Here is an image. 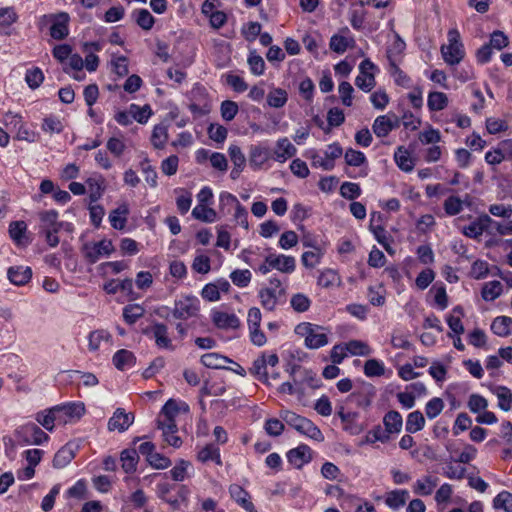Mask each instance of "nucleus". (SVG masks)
Wrapping results in <instances>:
<instances>
[{"mask_svg": "<svg viewBox=\"0 0 512 512\" xmlns=\"http://www.w3.org/2000/svg\"><path fill=\"white\" fill-rule=\"evenodd\" d=\"M258 298L261 306L266 311H274L278 305H282L286 301V289L277 277L269 279V285L262 287L258 291Z\"/></svg>", "mask_w": 512, "mask_h": 512, "instance_id": "f257e3e1", "label": "nucleus"}, {"mask_svg": "<svg viewBox=\"0 0 512 512\" xmlns=\"http://www.w3.org/2000/svg\"><path fill=\"white\" fill-rule=\"evenodd\" d=\"M58 216V212L53 209L39 213V231L45 236L46 243L50 247H56L59 244L60 240L57 234L64 227V222L58 221Z\"/></svg>", "mask_w": 512, "mask_h": 512, "instance_id": "f03ea898", "label": "nucleus"}, {"mask_svg": "<svg viewBox=\"0 0 512 512\" xmlns=\"http://www.w3.org/2000/svg\"><path fill=\"white\" fill-rule=\"evenodd\" d=\"M295 333L305 339V346L309 349H319L328 343L325 328L313 323L302 322L298 324Z\"/></svg>", "mask_w": 512, "mask_h": 512, "instance_id": "7ed1b4c3", "label": "nucleus"}, {"mask_svg": "<svg viewBox=\"0 0 512 512\" xmlns=\"http://www.w3.org/2000/svg\"><path fill=\"white\" fill-rule=\"evenodd\" d=\"M448 44L442 45L441 54L448 65L459 64L464 56L465 50L457 29H450L447 34Z\"/></svg>", "mask_w": 512, "mask_h": 512, "instance_id": "20e7f679", "label": "nucleus"}, {"mask_svg": "<svg viewBox=\"0 0 512 512\" xmlns=\"http://www.w3.org/2000/svg\"><path fill=\"white\" fill-rule=\"evenodd\" d=\"M14 435L21 445H41L49 440V435L32 422L19 426Z\"/></svg>", "mask_w": 512, "mask_h": 512, "instance_id": "39448f33", "label": "nucleus"}, {"mask_svg": "<svg viewBox=\"0 0 512 512\" xmlns=\"http://www.w3.org/2000/svg\"><path fill=\"white\" fill-rule=\"evenodd\" d=\"M219 198L221 209H227V213H230L231 209H234L235 213L233 217L236 224L248 229V212L245 207L241 205L237 197L231 193L223 192L220 194Z\"/></svg>", "mask_w": 512, "mask_h": 512, "instance_id": "423d86ee", "label": "nucleus"}, {"mask_svg": "<svg viewBox=\"0 0 512 512\" xmlns=\"http://www.w3.org/2000/svg\"><path fill=\"white\" fill-rule=\"evenodd\" d=\"M199 310V299L196 296L187 295L175 300L172 315L176 319L187 320L197 316Z\"/></svg>", "mask_w": 512, "mask_h": 512, "instance_id": "0eeeda50", "label": "nucleus"}, {"mask_svg": "<svg viewBox=\"0 0 512 512\" xmlns=\"http://www.w3.org/2000/svg\"><path fill=\"white\" fill-rule=\"evenodd\" d=\"M115 248L109 239H102L98 242H88L82 247L85 259L90 263H96L101 257L110 256Z\"/></svg>", "mask_w": 512, "mask_h": 512, "instance_id": "6e6552de", "label": "nucleus"}, {"mask_svg": "<svg viewBox=\"0 0 512 512\" xmlns=\"http://www.w3.org/2000/svg\"><path fill=\"white\" fill-rule=\"evenodd\" d=\"M495 221L487 214L479 215L474 218L468 225L461 229V232L471 239H479L484 232L492 235L490 230Z\"/></svg>", "mask_w": 512, "mask_h": 512, "instance_id": "1a4fd4ad", "label": "nucleus"}, {"mask_svg": "<svg viewBox=\"0 0 512 512\" xmlns=\"http://www.w3.org/2000/svg\"><path fill=\"white\" fill-rule=\"evenodd\" d=\"M145 333L154 339L155 345L159 349H166L170 351L175 349L172 339L169 337V329L166 324L154 322L145 330Z\"/></svg>", "mask_w": 512, "mask_h": 512, "instance_id": "9d476101", "label": "nucleus"}, {"mask_svg": "<svg viewBox=\"0 0 512 512\" xmlns=\"http://www.w3.org/2000/svg\"><path fill=\"white\" fill-rule=\"evenodd\" d=\"M399 126L400 121L396 115H380L374 120L372 130L377 137L383 138Z\"/></svg>", "mask_w": 512, "mask_h": 512, "instance_id": "9b49d317", "label": "nucleus"}, {"mask_svg": "<svg viewBox=\"0 0 512 512\" xmlns=\"http://www.w3.org/2000/svg\"><path fill=\"white\" fill-rule=\"evenodd\" d=\"M48 18L52 22L50 27L51 37L56 40H62L67 37L69 33L68 24L70 20L68 13L60 12L58 14H51Z\"/></svg>", "mask_w": 512, "mask_h": 512, "instance_id": "f8f14e48", "label": "nucleus"}, {"mask_svg": "<svg viewBox=\"0 0 512 512\" xmlns=\"http://www.w3.org/2000/svg\"><path fill=\"white\" fill-rule=\"evenodd\" d=\"M229 494L241 508L246 512H258L251 501V495L242 486L238 484H231L229 486Z\"/></svg>", "mask_w": 512, "mask_h": 512, "instance_id": "ddd939ff", "label": "nucleus"}, {"mask_svg": "<svg viewBox=\"0 0 512 512\" xmlns=\"http://www.w3.org/2000/svg\"><path fill=\"white\" fill-rule=\"evenodd\" d=\"M134 421L132 413H126L124 409L117 408L113 416L108 421V429L118 432L126 431Z\"/></svg>", "mask_w": 512, "mask_h": 512, "instance_id": "4468645a", "label": "nucleus"}, {"mask_svg": "<svg viewBox=\"0 0 512 512\" xmlns=\"http://www.w3.org/2000/svg\"><path fill=\"white\" fill-rule=\"evenodd\" d=\"M296 153V147L287 137H283L278 139L276 142V146L273 151V159L279 163H284L288 159L294 157Z\"/></svg>", "mask_w": 512, "mask_h": 512, "instance_id": "2eb2a0df", "label": "nucleus"}, {"mask_svg": "<svg viewBox=\"0 0 512 512\" xmlns=\"http://www.w3.org/2000/svg\"><path fill=\"white\" fill-rule=\"evenodd\" d=\"M376 217L380 220L382 218V214L380 212L371 213L369 229L373 233L377 242L381 244L389 254H392V249L388 242L389 237L387 235V231L381 224H375Z\"/></svg>", "mask_w": 512, "mask_h": 512, "instance_id": "dca6fc26", "label": "nucleus"}, {"mask_svg": "<svg viewBox=\"0 0 512 512\" xmlns=\"http://www.w3.org/2000/svg\"><path fill=\"white\" fill-rule=\"evenodd\" d=\"M267 262H270L273 269L286 274L294 272L296 268V261L293 256L270 254L267 256Z\"/></svg>", "mask_w": 512, "mask_h": 512, "instance_id": "f3484780", "label": "nucleus"}, {"mask_svg": "<svg viewBox=\"0 0 512 512\" xmlns=\"http://www.w3.org/2000/svg\"><path fill=\"white\" fill-rule=\"evenodd\" d=\"M287 459L296 468H301L311 460V449L308 445L301 444L288 451Z\"/></svg>", "mask_w": 512, "mask_h": 512, "instance_id": "a211bd4d", "label": "nucleus"}, {"mask_svg": "<svg viewBox=\"0 0 512 512\" xmlns=\"http://www.w3.org/2000/svg\"><path fill=\"white\" fill-rule=\"evenodd\" d=\"M9 281L16 286L27 284L32 278V269L28 266H12L7 271Z\"/></svg>", "mask_w": 512, "mask_h": 512, "instance_id": "6ab92c4d", "label": "nucleus"}, {"mask_svg": "<svg viewBox=\"0 0 512 512\" xmlns=\"http://www.w3.org/2000/svg\"><path fill=\"white\" fill-rule=\"evenodd\" d=\"M212 321L217 328L235 329L239 327V318L234 313L212 311Z\"/></svg>", "mask_w": 512, "mask_h": 512, "instance_id": "aec40b11", "label": "nucleus"}, {"mask_svg": "<svg viewBox=\"0 0 512 512\" xmlns=\"http://www.w3.org/2000/svg\"><path fill=\"white\" fill-rule=\"evenodd\" d=\"M58 408L52 407L50 409L38 412L36 414V421L46 430L53 431L56 421H64L58 413Z\"/></svg>", "mask_w": 512, "mask_h": 512, "instance_id": "412c9836", "label": "nucleus"}, {"mask_svg": "<svg viewBox=\"0 0 512 512\" xmlns=\"http://www.w3.org/2000/svg\"><path fill=\"white\" fill-rule=\"evenodd\" d=\"M129 213V205L125 202L113 209L109 214L111 226L116 230H123L126 227Z\"/></svg>", "mask_w": 512, "mask_h": 512, "instance_id": "4be33fe9", "label": "nucleus"}, {"mask_svg": "<svg viewBox=\"0 0 512 512\" xmlns=\"http://www.w3.org/2000/svg\"><path fill=\"white\" fill-rule=\"evenodd\" d=\"M75 448L76 446L72 443H67L61 447L54 455L52 462L53 467L61 469L67 466L75 457Z\"/></svg>", "mask_w": 512, "mask_h": 512, "instance_id": "5701e85b", "label": "nucleus"}, {"mask_svg": "<svg viewBox=\"0 0 512 512\" xmlns=\"http://www.w3.org/2000/svg\"><path fill=\"white\" fill-rule=\"evenodd\" d=\"M383 424L385 427L383 432H387V436H390V434L399 433L401 431L403 419L398 411L391 410L384 415Z\"/></svg>", "mask_w": 512, "mask_h": 512, "instance_id": "b1692460", "label": "nucleus"}, {"mask_svg": "<svg viewBox=\"0 0 512 512\" xmlns=\"http://www.w3.org/2000/svg\"><path fill=\"white\" fill-rule=\"evenodd\" d=\"M89 190V198L91 202H97L103 195L105 190V180L101 175L89 177L86 180Z\"/></svg>", "mask_w": 512, "mask_h": 512, "instance_id": "393cba45", "label": "nucleus"}, {"mask_svg": "<svg viewBox=\"0 0 512 512\" xmlns=\"http://www.w3.org/2000/svg\"><path fill=\"white\" fill-rule=\"evenodd\" d=\"M409 498V492L405 489H397L386 493L385 504L394 510L403 507Z\"/></svg>", "mask_w": 512, "mask_h": 512, "instance_id": "a878e982", "label": "nucleus"}, {"mask_svg": "<svg viewBox=\"0 0 512 512\" xmlns=\"http://www.w3.org/2000/svg\"><path fill=\"white\" fill-rule=\"evenodd\" d=\"M233 361L226 356H223L216 352L206 353L201 356V363L211 369H224L226 368L227 363H232Z\"/></svg>", "mask_w": 512, "mask_h": 512, "instance_id": "bb28decb", "label": "nucleus"}, {"mask_svg": "<svg viewBox=\"0 0 512 512\" xmlns=\"http://www.w3.org/2000/svg\"><path fill=\"white\" fill-rule=\"evenodd\" d=\"M121 467L126 473H133L137 469L139 455L136 449H125L120 455Z\"/></svg>", "mask_w": 512, "mask_h": 512, "instance_id": "cd10ccee", "label": "nucleus"}, {"mask_svg": "<svg viewBox=\"0 0 512 512\" xmlns=\"http://www.w3.org/2000/svg\"><path fill=\"white\" fill-rule=\"evenodd\" d=\"M492 332L499 337H507L511 334L512 318L508 316H498L491 324Z\"/></svg>", "mask_w": 512, "mask_h": 512, "instance_id": "c85d7f7f", "label": "nucleus"}, {"mask_svg": "<svg viewBox=\"0 0 512 512\" xmlns=\"http://www.w3.org/2000/svg\"><path fill=\"white\" fill-rule=\"evenodd\" d=\"M113 364L118 370H126L135 364L134 354L126 349L118 350L113 356Z\"/></svg>", "mask_w": 512, "mask_h": 512, "instance_id": "c756f323", "label": "nucleus"}, {"mask_svg": "<svg viewBox=\"0 0 512 512\" xmlns=\"http://www.w3.org/2000/svg\"><path fill=\"white\" fill-rule=\"evenodd\" d=\"M150 141L155 149H163L168 141L167 126L163 123L155 125L152 130Z\"/></svg>", "mask_w": 512, "mask_h": 512, "instance_id": "7c9ffc66", "label": "nucleus"}, {"mask_svg": "<svg viewBox=\"0 0 512 512\" xmlns=\"http://www.w3.org/2000/svg\"><path fill=\"white\" fill-rule=\"evenodd\" d=\"M438 484V479L432 476H425L418 479L413 485V492L417 495L428 496L432 494L434 488Z\"/></svg>", "mask_w": 512, "mask_h": 512, "instance_id": "2f4dec72", "label": "nucleus"}, {"mask_svg": "<svg viewBox=\"0 0 512 512\" xmlns=\"http://www.w3.org/2000/svg\"><path fill=\"white\" fill-rule=\"evenodd\" d=\"M317 284L322 288L338 287L341 285V277L334 269H324L317 280Z\"/></svg>", "mask_w": 512, "mask_h": 512, "instance_id": "473e14b6", "label": "nucleus"}, {"mask_svg": "<svg viewBox=\"0 0 512 512\" xmlns=\"http://www.w3.org/2000/svg\"><path fill=\"white\" fill-rule=\"evenodd\" d=\"M394 160L399 169L404 172H411L414 169V160L403 146H399L396 149L394 153Z\"/></svg>", "mask_w": 512, "mask_h": 512, "instance_id": "72a5a7b5", "label": "nucleus"}, {"mask_svg": "<svg viewBox=\"0 0 512 512\" xmlns=\"http://www.w3.org/2000/svg\"><path fill=\"white\" fill-rule=\"evenodd\" d=\"M27 225L24 221H13L9 225V235L17 245H26Z\"/></svg>", "mask_w": 512, "mask_h": 512, "instance_id": "f704fd0d", "label": "nucleus"}, {"mask_svg": "<svg viewBox=\"0 0 512 512\" xmlns=\"http://www.w3.org/2000/svg\"><path fill=\"white\" fill-rule=\"evenodd\" d=\"M197 459L202 463L214 461L217 465H222L220 449L214 444H207L201 448L197 454Z\"/></svg>", "mask_w": 512, "mask_h": 512, "instance_id": "c9c22d12", "label": "nucleus"}, {"mask_svg": "<svg viewBox=\"0 0 512 512\" xmlns=\"http://www.w3.org/2000/svg\"><path fill=\"white\" fill-rule=\"evenodd\" d=\"M302 435H305L317 442L324 441V435L321 430L308 418H305L304 421L299 426L297 430Z\"/></svg>", "mask_w": 512, "mask_h": 512, "instance_id": "e433bc0d", "label": "nucleus"}, {"mask_svg": "<svg viewBox=\"0 0 512 512\" xmlns=\"http://www.w3.org/2000/svg\"><path fill=\"white\" fill-rule=\"evenodd\" d=\"M304 156L311 160V165L314 168H322L325 171H331L335 166L334 162L328 161L325 156L322 157L315 149L307 150Z\"/></svg>", "mask_w": 512, "mask_h": 512, "instance_id": "4c0bfd02", "label": "nucleus"}, {"mask_svg": "<svg viewBox=\"0 0 512 512\" xmlns=\"http://www.w3.org/2000/svg\"><path fill=\"white\" fill-rule=\"evenodd\" d=\"M424 426L425 418L421 411L416 410L408 414L405 424V429L408 433H416L422 430Z\"/></svg>", "mask_w": 512, "mask_h": 512, "instance_id": "58836bf2", "label": "nucleus"}, {"mask_svg": "<svg viewBox=\"0 0 512 512\" xmlns=\"http://www.w3.org/2000/svg\"><path fill=\"white\" fill-rule=\"evenodd\" d=\"M129 110L132 116V120H135L140 124H146L153 114L149 104H145L144 106L140 107L139 105L132 103L129 106Z\"/></svg>", "mask_w": 512, "mask_h": 512, "instance_id": "ea45409f", "label": "nucleus"}, {"mask_svg": "<svg viewBox=\"0 0 512 512\" xmlns=\"http://www.w3.org/2000/svg\"><path fill=\"white\" fill-rule=\"evenodd\" d=\"M346 346L344 348L352 356H369L373 352L372 348L361 340H350L346 342Z\"/></svg>", "mask_w": 512, "mask_h": 512, "instance_id": "a19ab883", "label": "nucleus"}, {"mask_svg": "<svg viewBox=\"0 0 512 512\" xmlns=\"http://www.w3.org/2000/svg\"><path fill=\"white\" fill-rule=\"evenodd\" d=\"M288 101V93L282 88H274L267 95V104L272 108H282Z\"/></svg>", "mask_w": 512, "mask_h": 512, "instance_id": "79ce46f5", "label": "nucleus"}, {"mask_svg": "<svg viewBox=\"0 0 512 512\" xmlns=\"http://www.w3.org/2000/svg\"><path fill=\"white\" fill-rule=\"evenodd\" d=\"M133 17L139 27L149 31L155 24V18L147 9H137L133 12Z\"/></svg>", "mask_w": 512, "mask_h": 512, "instance_id": "37998d69", "label": "nucleus"}, {"mask_svg": "<svg viewBox=\"0 0 512 512\" xmlns=\"http://www.w3.org/2000/svg\"><path fill=\"white\" fill-rule=\"evenodd\" d=\"M58 413L62 419H65L63 416L68 418H79L84 414L85 408L81 403H69L66 405H57Z\"/></svg>", "mask_w": 512, "mask_h": 512, "instance_id": "c03bdc74", "label": "nucleus"}, {"mask_svg": "<svg viewBox=\"0 0 512 512\" xmlns=\"http://www.w3.org/2000/svg\"><path fill=\"white\" fill-rule=\"evenodd\" d=\"M503 291V286L500 281L493 280L486 283L481 291L482 298L485 301H494L498 298Z\"/></svg>", "mask_w": 512, "mask_h": 512, "instance_id": "a18cd8bd", "label": "nucleus"}, {"mask_svg": "<svg viewBox=\"0 0 512 512\" xmlns=\"http://www.w3.org/2000/svg\"><path fill=\"white\" fill-rule=\"evenodd\" d=\"M249 372L250 374L255 376L259 381L263 383L268 382L267 365L262 354L253 361L252 366L249 369Z\"/></svg>", "mask_w": 512, "mask_h": 512, "instance_id": "49530a36", "label": "nucleus"}, {"mask_svg": "<svg viewBox=\"0 0 512 512\" xmlns=\"http://www.w3.org/2000/svg\"><path fill=\"white\" fill-rule=\"evenodd\" d=\"M192 216L195 219L206 223H213L217 219L216 211L206 205L195 206L192 210Z\"/></svg>", "mask_w": 512, "mask_h": 512, "instance_id": "de8ad7c7", "label": "nucleus"}, {"mask_svg": "<svg viewBox=\"0 0 512 512\" xmlns=\"http://www.w3.org/2000/svg\"><path fill=\"white\" fill-rule=\"evenodd\" d=\"M427 105L431 111H440L448 105V98L443 92H431L428 95Z\"/></svg>", "mask_w": 512, "mask_h": 512, "instance_id": "09e8293b", "label": "nucleus"}, {"mask_svg": "<svg viewBox=\"0 0 512 512\" xmlns=\"http://www.w3.org/2000/svg\"><path fill=\"white\" fill-rule=\"evenodd\" d=\"M144 313L145 309L140 304H129L123 308V318L130 325L143 317Z\"/></svg>", "mask_w": 512, "mask_h": 512, "instance_id": "8fccbe9b", "label": "nucleus"}, {"mask_svg": "<svg viewBox=\"0 0 512 512\" xmlns=\"http://www.w3.org/2000/svg\"><path fill=\"white\" fill-rule=\"evenodd\" d=\"M494 393L497 396L499 408L503 411H509L512 407V393L510 389L505 386H498Z\"/></svg>", "mask_w": 512, "mask_h": 512, "instance_id": "3c124183", "label": "nucleus"}, {"mask_svg": "<svg viewBox=\"0 0 512 512\" xmlns=\"http://www.w3.org/2000/svg\"><path fill=\"white\" fill-rule=\"evenodd\" d=\"M247 62L253 75L260 76L264 73L265 61L255 50L250 51Z\"/></svg>", "mask_w": 512, "mask_h": 512, "instance_id": "603ef678", "label": "nucleus"}, {"mask_svg": "<svg viewBox=\"0 0 512 512\" xmlns=\"http://www.w3.org/2000/svg\"><path fill=\"white\" fill-rule=\"evenodd\" d=\"M111 340V335L106 330H96L89 334L88 337V347L90 351H96L99 349L102 341L109 342Z\"/></svg>", "mask_w": 512, "mask_h": 512, "instance_id": "864d4df0", "label": "nucleus"}, {"mask_svg": "<svg viewBox=\"0 0 512 512\" xmlns=\"http://www.w3.org/2000/svg\"><path fill=\"white\" fill-rule=\"evenodd\" d=\"M323 255L324 251L321 247L311 251H306L302 254L301 257L302 264L307 268H314L320 263Z\"/></svg>", "mask_w": 512, "mask_h": 512, "instance_id": "5fc2aeb1", "label": "nucleus"}, {"mask_svg": "<svg viewBox=\"0 0 512 512\" xmlns=\"http://www.w3.org/2000/svg\"><path fill=\"white\" fill-rule=\"evenodd\" d=\"M291 307L298 313H303L309 310L311 300L303 293H296L290 299Z\"/></svg>", "mask_w": 512, "mask_h": 512, "instance_id": "6e6d98bb", "label": "nucleus"}, {"mask_svg": "<svg viewBox=\"0 0 512 512\" xmlns=\"http://www.w3.org/2000/svg\"><path fill=\"white\" fill-rule=\"evenodd\" d=\"M385 367L382 361L377 359H369L364 365V374L367 377H380L384 375Z\"/></svg>", "mask_w": 512, "mask_h": 512, "instance_id": "4d7b16f0", "label": "nucleus"}, {"mask_svg": "<svg viewBox=\"0 0 512 512\" xmlns=\"http://www.w3.org/2000/svg\"><path fill=\"white\" fill-rule=\"evenodd\" d=\"M251 272L248 269H237L231 272L230 279L234 285L244 288L251 282Z\"/></svg>", "mask_w": 512, "mask_h": 512, "instance_id": "13d9d810", "label": "nucleus"}, {"mask_svg": "<svg viewBox=\"0 0 512 512\" xmlns=\"http://www.w3.org/2000/svg\"><path fill=\"white\" fill-rule=\"evenodd\" d=\"M344 158L346 164L349 166L359 167L367 163L365 154L352 148L346 150Z\"/></svg>", "mask_w": 512, "mask_h": 512, "instance_id": "bf43d9fd", "label": "nucleus"}, {"mask_svg": "<svg viewBox=\"0 0 512 512\" xmlns=\"http://www.w3.org/2000/svg\"><path fill=\"white\" fill-rule=\"evenodd\" d=\"M390 436H387V432H383V429L380 425L375 426L372 430L368 431L362 444H373L377 441L385 443L389 441Z\"/></svg>", "mask_w": 512, "mask_h": 512, "instance_id": "052dcab7", "label": "nucleus"}, {"mask_svg": "<svg viewBox=\"0 0 512 512\" xmlns=\"http://www.w3.org/2000/svg\"><path fill=\"white\" fill-rule=\"evenodd\" d=\"M448 216H455L463 210V201L458 196H449L443 203Z\"/></svg>", "mask_w": 512, "mask_h": 512, "instance_id": "680f3d73", "label": "nucleus"}, {"mask_svg": "<svg viewBox=\"0 0 512 512\" xmlns=\"http://www.w3.org/2000/svg\"><path fill=\"white\" fill-rule=\"evenodd\" d=\"M42 130L47 133H61L64 126L60 119L54 115H49L43 119Z\"/></svg>", "mask_w": 512, "mask_h": 512, "instance_id": "e2e57ef3", "label": "nucleus"}, {"mask_svg": "<svg viewBox=\"0 0 512 512\" xmlns=\"http://www.w3.org/2000/svg\"><path fill=\"white\" fill-rule=\"evenodd\" d=\"M496 509H503L505 512H512V493L508 491L500 492L493 500Z\"/></svg>", "mask_w": 512, "mask_h": 512, "instance_id": "0e129e2a", "label": "nucleus"}, {"mask_svg": "<svg viewBox=\"0 0 512 512\" xmlns=\"http://www.w3.org/2000/svg\"><path fill=\"white\" fill-rule=\"evenodd\" d=\"M189 466V461L180 459L177 464L169 471L171 478L177 482L184 481L187 478V469Z\"/></svg>", "mask_w": 512, "mask_h": 512, "instance_id": "69168bd1", "label": "nucleus"}, {"mask_svg": "<svg viewBox=\"0 0 512 512\" xmlns=\"http://www.w3.org/2000/svg\"><path fill=\"white\" fill-rule=\"evenodd\" d=\"M355 85L365 92L371 91L376 85L374 74L360 72L355 79Z\"/></svg>", "mask_w": 512, "mask_h": 512, "instance_id": "338daca9", "label": "nucleus"}, {"mask_svg": "<svg viewBox=\"0 0 512 512\" xmlns=\"http://www.w3.org/2000/svg\"><path fill=\"white\" fill-rule=\"evenodd\" d=\"M444 409V402L439 397L430 399L425 405V413L429 419L436 418Z\"/></svg>", "mask_w": 512, "mask_h": 512, "instance_id": "774afa93", "label": "nucleus"}]
</instances>
